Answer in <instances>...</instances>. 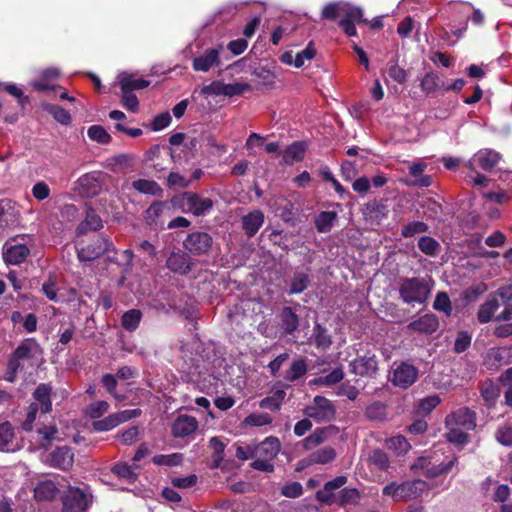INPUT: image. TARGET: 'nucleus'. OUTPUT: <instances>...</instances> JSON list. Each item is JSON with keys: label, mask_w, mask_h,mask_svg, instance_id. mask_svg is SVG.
<instances>
[{"label": "nucleus", "mask_w": 512, "mask_h": 512, "mask_svg": "<svg viewBox=\"0 0 512 512\" xmlns=\"http://www.w3.org/2000/svg\"><path fill=\"white\" fill-rule=\"evenodd\" d=\"M344 377L342 369L336 368L325 376H320L312 380V384L330 387L339 383Z\"/></svg>", "instance_id": "obj_39"}, {"label": "nucleus", "mask_w": 512, "mask_h": 512, "mask_svg": "<svg viewBox=\"0 0 512 512\" xmlns=\"http://www.w3.org/2000/svg\"><path fill=\"white\" fill-rule=\"evenodd\" d=\"M387 447L397 454H403L410 449V444L404 436L397 435L387 440Z\"/></svg>", "instance_id": "obj_51"}, {"label": "nucleus", "mask_w": 512, "mask_h": 512, "mask_svg": "<svg viewBox=\"0 0 512 512\" xmlns=\"http://www.w3.org/2000/svg\"><path fill=\"white\" fill-rule=\"evenodd\" d=\"M132 187L143 194L157 195L161 192L160 186L153 180L138 179L132 182Z\"/></svg>", "instance_id": "obj_38"}, {"label": "nucleus", "mask_w": 512, "mask_h": 512, "mask_svg": "<svg viewBox=\"0 0 512 512\" xmlns=\"http://www.w3.org/2000/svg\"><path fill=\"white\" fill-rule=\"evenodd\" d=\"M336 457V452L332 447H324L309 456V462L313 464H327L332 462Z\"/></svg>", "instance_id": "obj_36"}, {"label": "nucleus", "mask_w": 512, "mask_h": 512, "mask_svg": "<svg viewBox=\"0 0 512 512\" xmlns=\"http://www.w3.org/2000/svg\"><path fill=\"white\" fill-rule=\"evenodd\" d=\"M87 134L92 141H96L100 144H107L111 141V136L100 125H92L89 127Z\"/></svg>", "instance_id": "obj_47"}, {"label": "nucleus", "mask_w": 512, "mask_h": 512, "mask_svg": "<svg viewBox=\"0 0 512 512\" xmlns=\"http://www.w3.org/2000/svg\"><path fill=\"white\" fill-rule=\"evenodd\" d=\"M428 230V226L426 223L421 221H415L408 223L402 228V236L405 238L413 237L417 234L424 233Z\"/></svg>", "instance_id": "obj_54"}, {"label": "nucleus", "mask_w": 512, "mask_h": 512, "mask_svg": "<svg viewBox=\"0 0 512 512\" xmlns=\"http://www.w3.org/2000/svg\"><path fill=\"white\" fill-rule=\"evenodd\" d=\"M253 75L259 79L260 83L267 87H272L275 82V74L265 68H257L254 70Z\"/></svg>", "instance_id": "obj_64"}, {"label": "nucleus", "mask_w": 512, "mask_h": 512, "mask_svg": "<svg viewBox=\"0 0 512 512\" xmlns=\"http://www.w3.org/2000/svg\"><path fill=\"white\" fill-rule=\"evenodd\" d=\"M156 465L177 466L182 461V455L178 453L170 455H156L152 459Z\"/></svg>", "instance_id": "obj_62"}, {"label": "nucleus", "mask_w": 512, "mask_h": 512, "mask_svg": "<svg viewBox=\"0 0 512 512\" xmlns=\"http://www.w3.org/2000/svg\"><path fill=\"white\" fill-rule=\"evenodd\" d=\"M352 371L358 375H370L377 370V361L375 356H363L350 363Z\"/></svg>", "instance_id": "obj_25"}, {"label": "nucleus", "mask_w": 512, "mask_h": 512, "mask_svg": "<svg viewBox=\"0 0 512 512\" xmlns=\"http://www.w3.org/2000/svg\"><path fill=\"white\" fill-rule=\"evenodd\" d=\"M418 247L424 254L434 256L438 253L440 245L434 238L423 236L418 240Z\"/></svg>", "instance_id": "obj_46"}, {"label": "nucleus", "mask_w": 512, "mask_h": 512, "mask_svg": "<svg viewBox=\"0 0 512 512\" xmlns=\"http://www.w3.org/2000/svg\"><path fill=\"white\" fill-rule=\"evenodd\" d=\"M89 497L79 488H70L63 498L62 512H86Z\"/></svg>", "instance_id": "obj_10"}, {"label": "nucleus", "mask_w": 512, "mask_h": 512, "mask_svg": "<svg viewBox=\"0 0 512 512\" xmlns=\"http://www.w3.org/2000/svg\"><path fill=\"white\" fill-rule=\"evenodd\" d=\"M184 248L194 255L207 253L212 246V238L204 232H193L183 242Z\"/></svg>", "instance_id": "obj_12"}, {"label": "nucleus", "mask_w": 512, "mask_h": 512, "mask_svg": "<svg viewBox=\"0 0 512 512\" xmlns=\"http://www.w3.org/2000/svg\"><path fill=\"white\" fill-rule=\"evenodd\" d=\"M166 265L172 272L185 275L190 272L193 264L188 254L178 250L170 254Z\"/></svg>", "instance_id": "obj_20"}, {"label": "nucleus", "mask_w": 512, "mask_h": 512, "mask_svg": "<svg viewBox=\"0 0 512 512\" xmlns=\"http://www.w3.org/2000/svg\"><path fill=\"white\" fill-rule=\"evenodd\" d=\"M112 246L113 244L109 238L100 236L88 245L77 248V256L81 262L92 261L109 251Z\"/></svg>", "instance_id": "obj_6"}, {"label": "nucleus", "mask_w": 512, "mask_h": 512, "mask_svg": "<svg viewBox=\"0 0 512 512\" xmlns=\"http://www.w3.org/2000/svg\"><path fill=\"white\" fill-rule=\"evenodd\" d=\"M434 309L450 315L452 311L451 301L446 293H438L433 304Z\"/></svg>", "instance_id": "obj_63"}, {"label": "nucleus", "mask_w": 512, "mask_h": 512, "mask_svg": "<svg viewBox=\"0 0 512 512\" xmlns=\"http://www.w3.org/2000/svg\"><path fill=\"white\" fill-rule=\"evenodd\" d=\"M198 428V421L189 415L178 416L172 425V434L175 437L184 438L193 434Z\"/></svg>", "instance_id": "obj_22"}, {"label": "nucleus", "mask_w": 512, "mask_h": 512, "mask_svg": "<svg viewBox=\"0 0 512 512\" xmlns=\"http://www.w3.org/2000/svg\"><path fill=\"white\" fill-rule=\"evenodd\" d=\"M118 425H120V423L116 413L110 414L104 419L95 421L93 423V427L97 431H109Z\"/></svg>", "instance_id": "obj_55"}, {"label": "nucleus", "mask_w": 512, "mask_h": 512, "mask_svg": "<svg viewBox=\"0 0 512 512\" xmlns=\"http://www.w3.org/2000/svg\"><path fill=\"white\" fill-rule=\"evenodd\" d=\"M222 51V45L206 49L202 54L193 58V69L197 72H208L212 68L220 66V54Z\"/></svg>", "instance_id": "obj_7"}, {"label": "nucleus", "mask_w": 512, "mask_h": 512, "mask_svg": "<svg viewBox=\"0 0 512 512\" xmlns=\"http://www.w3.org/2000/svg\"><path fill=\"white\" fill-rule=\"evenodd\" d=\"M30 357V346L28 344H21L14 352V357L9 362V367L17 371L20 364L19 361Z\"/></svg>", "instance_id": "obj_56"}, {"label": "nucleus", "mask_w": 512, "mask_h": 512, "mask_svg": "<svg viewBox=\"0 0 512 512\" xmlns=\"http://www.w3.org/2000/svg\"><path fill=\"white\" fill-rule=\"evenodd\" d=\"M57 492L56 483L49 479L39 482L34 488V496L39 501L52 500Z\"/></svg>", "instance_id": "obj_29"}, {"label": "nucleus", "mask_w": 512, "mask_h": 512, "mask_svg": "<svg viewBox=\"0 0 512 512\" xmlns=\"http://www.w3.org/2000/svg\"><path fill=\"white\" fill-rule=\"evenodd\" d=\"M360 493L356 488H343L337 495V505H356L359 503Z\"/></svg>", "instance_id": "obj_37"}, {"label": "nucleus", "mask_w": 512, "mask_h": 512, "mask_svg": "<svg viewBox=\"0 0 512 512\" xmlns=\"http://www.w3.org/2000/svg\"><path fill=\"white\" fill-rule=\"evenodd\" d=\"M272 422V417L267 413H252L248 415L243 424L246 426L260 427Z\"/></svg>", "instance_id": "obj_48"}, {"label": "nucleus", "mask_w": 512, "mask_h": 512, "mask_svg": "<svg viewBox=\"0 0 512 512\" xmlns=\"http://www.w3.org/2000/svg\"><path fill=\"white\" fill-rule=\"evenodd\" d=\"M299 324V317L291 307L282 308L278 315V327L282 336H294Z\"/></svg>", "instance_id": "obj_16"}, {"label": "nucleus", "mask_w": 512, "mask_h": 512, "mask_svg": "<svg viewBox=\"0 0 512 512\" xmlns=\"http://www.w3.org/2000/svg\"><path fill=\"white\" fill-rule=\"evenodd\" d=\"M306 146L302 142H294L283 152V161L287 165L299 162L304 158Z\"/></svg>", "instance_id": "obj_30"}, {"label": "nucleus", "mask_w": 512, "mask_h": 512, "mask_svg": "<svg viewBox=\"0 0 512 512\" xmlns=\"http://www.w3.org/2000/svg\"><path fill=\"white\" fill-rule=\"evenodd\" d=\"M456 464V458L453 457L447 462L440 464H432L431 461L426 457L418 458L412 465V469L423 470L425 476L434 478L442 474L448 473Z\"/></svg>", "instance_id": "obj_11"}, {"label": "nucleus", "mask_w": 512, "mask_h": 512, "mask_svg": "<svg viewBox=\"0 0 512 512\" xmlns=\"http://www.w3.org/2000/svg\"><path fill=\"white\" fill-rule=\"evenodd\" d=\"M102 384L106 388V390L117 400V401H124L125 396L118 394L116 392V386H117V378L116 376L112 374H105L102 377Z\"/></svg>", "instance_id": "obj_58"}, {"label": "nucleus", "mask_w": 512, "mask_h": 512, "mask_svg": "<svg viewBox=\"0 0 512 512\" xmlns=\"http://www.w3.org/2000/svg\"><path fill=\"white\" fill-rule=\"evenodd\" d=\"M428 489V484L420 479L401 484L392 482L383 488V494L391 496L394 501H408L419 497Z\"/></svg>", "instance_id": "obj_3"}, {"label": "nucleus", "mask_w": 512, "mask_h": 512, "mask_svg": "<svg viewBox=\"0 0 512 512\" xmlns=\"http://www.w3.org/2000/svg\"><path fill=\"white\" fill-rule=\"evenodd\" d=\"M15 216L11 202L8 200L0 201V227H6L14 223L12 219Z\"/></svg>", "instance_id": "obj_44"}, {"label": "nucleus", "mask_w": 512, "mask_h": 512, "mask_svg": "<svg viewBox=\"0 0 512 512\" xmlns=\"http://www.w3.org/2000/svg\"><path fill=\"white\" fill-rule=\"evenodd\" d=\"M183 200L188 211L196 216L206 214L213 207V202L210 198L202 197L198 194L185 193Z\"/></svg>", "instance_id": "obj_18"}, {"label": "nucleus", "mask_w": 512, "mask_h": 512, "mask_svg": "<svg viewBox=\"0 0 512 512\" xmlns=\"http://www.w3.org/2000/svg\"><path fill=\"white\" fill-rule=\"evenodd\" d=\"M449 431L446 434V438L449 442L462 445L467 442L468 435L459 426H447Z\"/></svg>", "instance_id": "obj_53"}, {"label": "nucleus", "mask_w": 512, "mask_h": 512, "mask_svg": "<svg viewBox=\"0 0 512 512\" xmlns=\"http://www.w3.org/2000/svg\"><path fill=\"white\" fill-rule=\"evenodd\" d=\"M121 90L132 92L133 90L143 89L149 85V82L144 79H136L128 73H121L118 75Z\"/></svg>", "instance_id": "obj_31"}, {"label": "nucleus", "mask_w": 512, "mask_h": 512, "mask_svg": "<svg viewBox=\"0 0 512 512\" xmlns=\"http://www.w3.org/2000/svg\"><path fill=\"white\" fill-rule=\"evenodd\" d=\"M200 93L205 96H225V83L221 81H213L208 85H204L200 89Z\"/></svg>", "instance_id": "obj_61"}, {"label": "nucleus", "mask_w": 512, "mask_h": 512, "mask_svg": "<svg viewBox=\"0 0 512 512\" xmlns=\"http://www.w3.org/2000/svg\"><path fill=\"white\" fill-rule=\"evenodd\" d=\"M363 213L367 219L379 223L388 216L389 209L383 202L372 201L365 205Z\"/></svg>", "instance_id": "obj_26"}, {"label": "nucleus", "mask_w": 512, "mask_h": 512, "mask_svg": "<svg viewBox=\"0 0 512 512\" xmlns=\"http://www.w3.org/2000/svg\"><path fill=\"white\" fill-rule=\"evenodd\" d=\"M14 438V431L9 422L0 424V450H9Z\"/></svg>", "instance_id": "obj_43"}, {"label": "nucleus", "mask_w": 512, "mask_h": 512, "mask_svg": "<svg viewBox=\"0 0 512 512\" xmlns=\"http://www.w3.org/2000/svg\"><path fill=\"white\" fill-rule=\"evenodd\" d=\"M141 318H142V313L140 310L131 309L124 313V315L122 316L121 323H122V326L127 331H134L139 326Z\"/></svg>", "instance_id": "obj_40"}, {"label": "nucleus", "mask_w": 512, "mask_h": 512, "mask_svg": "<svg viewBox=\"0 0 512 512\" xmlns=\"http://www.w3.org/2000/svg\"><path fill=\"white\" fill-rule=\"evenodd\" d=\"M417 378L418 370L413 365L401 363L393 370L391 382L397 387L406 389L414 384Z\"/></svg>", "instance_id": "obj_13"}, {"label": "nucleus", "mask_w": 512, "mask_h": 512, "mask_svg": "<svg viewBox=\"0 0 512 512\" xmlns=\"http://www.w3.org/2000/svg\"><path fill=\"white\" fill-rule=\"evenodd\" d=\"M280 441L277 437L269 436L255 445L256 457L273 460L280 451Z\"/></svg>", "instance_id": "obj_23"}, {"label": "nucleus", "mask_w": 512, "mask_h": 512, "mask_svg": "<svg viewBox=\"0 0 512 512\" xmlns=\"http://www.w3.org/2000/svg\"><path fill=\"white\" fill-rule=\"evenodd\" d=\"M445 424L446 426H459L465 430H472L476 426L475 413L467 407L459 408L447 415Z\"/></svg>", "instance_id": "obj_15"}, {"label": "nucleus", "mask_w": 512, "mask_h": 512, "mask_svg": "<svg viewBox=\"0 0 512 512\" xmlns=\"http://www.w3.org/2000/svg\"><path fill=\"white\" fill-rule=\"evenodd\" d=\"M304 414L318 423L331 422L335 419L336 408L331 400L317 395L312 402L304 408Z\"/></svg>", "instance_id": "obj_5"}, {"label": "nucleus", "mask_w": 512, "mask_h": 512, "mask_svg": "<svg viewBox=\"0 0 512 512\" xmlns=\"http://www.w3.org/2000/svg\"><path fill=\"white\" fill-rule=\"evenodd\" d=\"M264 222V214L260 210H255L243 217L242 224L245 233L251 237L257 233Z\"/></svg>", "instance_id": "obj_27"}, {"label": "nucleus", "mask_w": 512, "mask_h": 512, "mask_svg": "<svg viewBox=\"0 0 512 512\" xmlns=\"http://www.w3.org/2000/svg\"><path fill=\"white\" fill-rule=\"evenodd\" d=\"M321 16L323 19H335L336 17H343L341 20L366 23V19L363 18L362 9L356 6H352L346 2L329 3L325 5L322 9Z\"/></svg>", "instance_id": "obj_4"}, {"label": "nucleus", "mask_w": 512, "mask_h": 512, "mask_svg": "<svg viewBox=\"0 0 512 512\" xmlns=\"http://www.w3.org/2000/svg\"><path fill=\"white\" fill-rule=\"evenodd\" d=\"M307 372V363L305 359L299 358L292 361L288 370L284 374V379L294 382L303 377Z\"/></svg>", "instance_id": "obj_32"}, {"label": "nucleus", "mask_w": 512, "mask_h": 512, "mask_svg": "<svg viewBox=\"0 0 512 512\" xmlns=\"http://www.w3.org/2000/svg\"><path fill=\"white\" fill-rule=\"evenodd\" d=\"M170 205L167 202H155L149 206L145 212V219L149 225L156 224L158 219L170 210Z\"/></svg>", "instance_id": "obj_34"}, {"label": "nucleus", "mask_w": 512, "mask_h": 512, "mask_svg": "<svg viewBox=\"0 0 512 512\" xmlns=\"http://www.w3.org/2000/svg\"><path fill=\"white\" fill-rule=\"evenodd\" d=\"M512 362V348L498 347L490 349L486 355L485 363L489 369H498Z\"/></svg>", "instance_id": "obj_19"}, {"label": "nucleus", "mask_w": 512, "mask_h": 512, "mask_svg": "<svg viewBox=\"0 0 512 512\" xmlns=\"http://www.w3.org/2000/svg\"><path fill=\"white\" fill-rule=\"evenodd\" d=\"M309 277L302 272H296L293 276L290 286V294H299L303 292L309 285Z\"/></svg>", "instance_id": "obj_45"}, {"label": "nucleus", "mask_w": 512, "mask_h": 512, "mask_svg": "<svg viewBox=\"0 0 512 512\" xmlns=\"http://www.w3.org/2000/svg\"><path fill=\"white\" fill-rule=\"evenodd\" d=\"M33 400L22 427L26 431L36 428V432L41 437L40 444L46 446L57 434V428L54 425H45L43 420L47 418V414L52 409L51 387L47 384H40L33 393Z\"/></svg>", "instance_id": "obj_1"}, {"label": "nucleus", "mask_w": 512, "mask_h": 512, "mask_svg": "<svg viewBox=\"0 0 512 512\" xmlns=\"http://www.w3.org/2000/svg\"><path fill=\"white\" fill-rule=\"evenodd\" d=\"M210 447L213 449L212 453V464L211 468H218L220 467L221 463L224 460V450L226 447V444L218 437H212L209 440Z\"/></svg>", "instance_id": "obj_35"}, {"label": "nucleus", "mask_w": 512, "mask_h": 512, "mask_svg": "<svg viewBox=\"0 0 512 512\" xmlns=\"http://www.w3.org/2000/svg\"><path fill=\"white\" fill-rule=\"evenodd\" d=\"M326 440V429H316L312 434L302 440V446L306 450L313 449L314 447L322 444Z\"/></svg>", "instance_id": "obj_42"}, {"label": "nucleus", "mask_w": 512, "mask_h": 512, "mask_svg": "<svg viewBox=\"0 0 512 512\" xmlns=\"http://www.w3.org/2000/svg\"><path fill=\"white\" fill-rule=\"evenodd\" d=\"M3 249L5 262L12 265L24 262L29 254L28 247L25 244L16 243L15 240L6 242Z\"/></svg>", "instance_id": "obj_17"}, {"label": "nucleus", "mask_w": 512, "mask_h": 512, "mask_svg": "<svg viewBox=\"0 0 512 512\" xmlns=\"http://www.w3.org/2000/svg\"><path fill=\"white\" fill-rule=\"evenodd\" d=\"M135 468L137 466H130L127 463H117L115 464L111 471L116 474L119 478L126 479L129 482H133L137 478V474L135 472Z\"/></svg>", "instance_id": "obj_41"}, {"label": "nucleus", "mask_w": 512, "mask_h": 512, "mask_svg": "<svg viewBox=\"0 0 512 512\" xmlns=\"http://www.w3.org/2000/svg\"><path fill=\"white\" fill-rule=\"evenodd\" d=\"M482 397L484 398L485 402L491 406L495 403L497 398L500 395V391L498 387L493 384L492 382H485L481 389Z\"/></svg>", "instance_id": "obj_50"}, {"label": "nucleus", "mask_w": 512, "mask_h": 512, "mask_svg": "<svg viewBox=\"0 0 512 512\" xmlns=\"http://www.w3.org/2000/svg\"><path fill=\"white\" fill-rule=\"evenodd\" d=\"M45 110L50 113L56 121H58L61 124H69L71 121V116L68 111L63 109L60 106L53 105V104H47L45 105Z\"/></svg>", "instance_id": "obj_49"}, {"label": "nucleus", "mask_w": 512, "mask_h": 512, "mask_svg": "<svg viewBox=\"0 0 512 512\" xmlns=\"http://www.w3.org/2000/svg\"><path fill=\"white\" fill-rule=\"evenodd\" d=\"M440 87V79L434 73H427L421 81V88L426 93H432Z\"/></svg>", "instance_id": "obj_60"}, {"label": "nucleus", "mask_w": 512, "mask_h": 512, "mask_svg": "<svg viewBox=\"0 0 512 512\" xmlns=\"http://www.w3.org/2000/svg\"><path fill=\"white\" fill-rule=\"evenodd\" d=\"M500 158V154L495 150L481 149L467 162V166L471 170L480 167L485 171H490L496 166Z\"/></svg>", "instance_id": "obj_14"}, {"label": "nucleus", "mask_w": 512, "mask_h": 512, "mask_svg": "<svg viewBox=\"0 0 512 512\" xmlns=\"http://www.w3.org/2000/svg\"><path fill=\"white\" fill-rule=\"evenodd\" d=\"M337 219V213L334 211H323L315 219V226L318 232H330L334 222Z\"/></svg>", "instance_id": "obj_33"}, {"label": "nucleus", "mask_w": 512, "mask_h": 512, "mask_svg": "<svg viewBox=\"0 0 512 512\" xmlns=\"http://www.w3.org/2000/svg\"><path fill=\"white\" fill-rule=\"evenodd\" d=\"M60 77V71L58 68L52 67L45 69L41 72L40 77L32 81L31 85L35 90L46 91V90H58L59 85L54 82Z\"/></svg>", "instance_id": "obj_21"}, {"label": "nucleus", "mask_w": 512, "mask_h": 512, "mask_svg": "<svg viewBox=\"0 0 512 512\" xmlns=\"http://www.w3.org/2000/svg\"><path fill=\"white\" fill-rule=\"evenodd\" d=\"M44 462L51 467L68 470L74 463V453L68 446L57 447L45 456Z\"/></svg>", "instance_id": "obj_9"}, {"label": "nucleus", "mask_w": 512, "mask_h": 512, "mask_svg": "<svg viewBox=\"0 0 512 512\" xmlns=\"http://www.w3.org/2000/svg\"><path fill=\"white\" fill-rule=\"evenodd\" d=\"M438 327V319L433 314H425L419 319L412 321L408 325V329L426 334H431L435 332L438 329Z\"/></svg>", "instance_id": "obj_24"}, {"label": "nucleus", "mask_w": 512, "mask_h": 512, "mask_svg": "<svg viewBox=\"0 0 512 512\" xmlns=\"http://www.w3.org/2000/svg\"><path fill=\"white\" fill-rule=\"evenodd\" d=\"M402 301L409 305L423 304L429 298L431 288L423 278H405L399 285Z\"/></svg>", "instance_id": "obj_2"}, {"label": "nucleus", "mask_w": 512, "mask_h": 512, "mask_svg": "<svg viewBox=\"0 0 512 512\" xmlns=\"http://www.w3.org/2000/svg\"><path fill=\"white\" fill-rule=\"evenodd\" d=\"M102 177L103 175L100 172L84 174L76 181V190L83 197H94L102 189Z\"/></svg>", "instance_id": "obj_8"}, {"label": "nucleus", "mask_w": 512, "mask_h": 512, "mask_svg": "<svg viewBox=\"0 0 512 512\" xmlns=\"http://www.w3.org/2000/svg\"><path fill=\"white\" fill-rule=\"evenodd\" d=\"M500 307V301L497 295H491L485 303H483L478 310V320L480 323L489 322L495 312Z\"/></svg>", "instance_id": "obj_28"}, {"label": "nucleus", "mask_w": 512, "mask_h": 512, "mask_svg": "<svg viewBox=\"0 0 512 512\" xmlns=\"http://www.w3.org/2000/svg\"><path fill=\"white\" fill-rule=\"evenodd\" d=\"M252 87L246 82H234L225 84V96L233 97L251 91Z\"/></svg>", "instance_id": "obj_59"}, {"label": "nucleus", "mask_w": 512, "mask_h": 512, "mask_svg": "<svg viewBox=\"0 0 512 512\" xmlns=\"http://www.w3.org/2000/svg\"><path fill=\"white\" fill-rule=\"evenodd\" d=\"M369 462L379 470H385L389 467V458L382 450H374L369 457Z\"/></svg>", "instance_id": "obj_57"}, {"label": "nucleus", "mask_w": 512, "mask_h": 512, "mask_svg": "<svg viewBox=\"0 0 512 512\" xmlns=\"http://www.w3.org/2000/svg\"><path fill=\"white\" fill-rule=\"evenodd\" d=\"M441 402L438 395H430L421 399L418 403V412L423 414H429L434 408H436Z\"/></svg>", "instance_id": "obj_52"}]
</instances>
